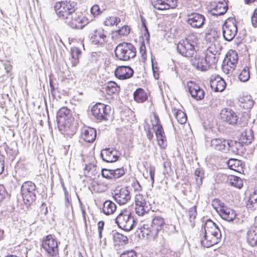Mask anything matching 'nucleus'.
I'll use <instances>...</instances> for the list:
<instances>
[{
    "label": "nucleus",
    "mask_w": 257,
    "mask_h": 257,
    "mask_svg": "<svg viewBox=\"0 0 257 257\" xmlns=\"http://www.w3.org/2000/svg\"><path fill=\"white\" fill-rule=\"evenodd\" d=\"M130 27L127 25H124L121 27L118 30H116L115 32L117 34L118 36H125L130 34Z\"/></svg>",
    "instance_id": "3c124183"
},
{
    "label": "nucleus",
    "mask_w": 257,
    "mask_h": 257,
    "mask_svg": "<svg viewBox=\"0 0 257 257\" xmlns=\"http://www.w3.org/2000/svg\"><path fill=\"white\" fill-rule=\"evenodd\" d=\"M135 211L139 216H143L151 209V205L146 195L139 193L135 197Z\"/></svg>",
    "instance_id": "9b49d317"
},
{
    "label": "nucleus",
    "mask_w": 257,
    "mask_h": 257,
    "mask_svg": "<svg viewBox=\"0 0 257 257\" xmlns=\"http://www.w3.org/2000/svg\"><path fill=\"white\" fill-rule=\"evenodd\" d=\"M211 205L214 208V209L218 213H219V211L222 210L225 206L224 203H222L219 199L215 198L211 202Z\"/></svg>",
    "instance_id": "8fccbe9b"
},
{
    "label": "nucleus",
    "mask_w": 257,
    "mask_h": 257,
    "mask_svg": "<svg viewBox=\"0 0 257 257\" xmlns=\"http://www.w3.org/2000/svg\"><path fill=\"white\" fill-rule=\"evenodd\" d=\"M246 240L252 246L257 245V219L247 231Z\"/></svg>",
    "instance_id": "cd10ccee"
},
{
    "label": "nucleus",
    "mask_w": 257,
    "mask_h": 257,
    "mask_svg": "<svg viewBox=\"0 0 257 257\" xmlns=\"http://www.w3.org/2000/svg\"><path fill=\"white\" fill-rule=\"evenodd\" d=\"M113 240L119 245L125 244L128 242L127 237L119 232H115L114 233Z\"/></svg>",
    "instance_id": "a18cd8bd"
},
{
    "label": "nucleus",
    "mask_w": 257,
    "mask_h": 257,
    "mask_svg": "<svg viewBox=\"0 0 257 257\" xmlns=\"http://www.w3.org/2000/svg\"><path fill=\"white\" fill-rule=\"evenodd\" d=\"M174 116L177 121L180 124L186 123L187 117L186 114L181 110L174 109L173 110Z\"/></svg>",
    "instance_id": "c03bdc74"
},
{
    "label": "nucleus",
    "mask_w": 257,
    "mask_h": 257,
    "mask_svg": "<svg viewBox=\"0 0 257 257\" xmlns=\"http://www.w3.org/2000/svg\"><path fill=\"white\" fill-rule=\"evenodd\" d=\"M113 197L115 200L119 204H125L131 198L130 191L126 187H118L114 191Z\"/></svg>",
    "instance_id": "a211bd4d"
},
{
    "label": "nucleus",
    "mask_w": 257,
    "mask_h": 257,
    "mask_svg": "<svg viewBox=\"0 0 257 257\" xmlns=\"http://www.w3.org/2000/svg\"><path fill=\"white\" fill-rule=\"evenodd\" d=\"M197 207L194 206L191 207L188 211V215L190 220V221L194 220L197 216Z\"/></svg>",
    "instance_id": "5fc2aeb1"
},
{
    "label": "nucleus",
    "mask_w": 257,
    "mask_h": 257,
    "mask_svg": "<svg viewBox=\"0 0 257 257\" xmlns=\"http://www.w3.org/2000/svg\"><path fill=\"white\" fill-rule=\"evenodd\" d=\"M81 137L86 142L92 143L96 139V131L92 127H85L82 131Z\"/></svg>",
    "instance_id": "c756f323"
},
{
    "label": "nucleus",
    "mask_w": 257,
    "mask_h": 257,
    "mask_svg": "<svg viewBox=\"0 0 257 257\" xmlns=\"http://www.w3.org/2000/svg\"><path fill=\"white\" fill-rule=\"evenodd\" d=\"M116 58L122 61H128L136 55V49L131 43L123 42L119 44L115 49Z\"/></svg>",
    "instance_id": "423d86ee"
},
{
    "label": "nucleus",
    "mask_w": 257,
    "mask_h": 257,
    "mask_svg": "<svg viewBox=\"0 0 257 257\" xmlns=\"http://www.w3.org/2000/svg\"><path fill=\"white\" fill-rule=\"evenodd\" d=\"M154 119L156 124H153L152 127L155 129L157 144L161 149L165 150L167 147L168 143L164 128L157 115H154Z\"/></svg>",
    "instance_id": "ddd939ff"
},
{
    "label": "nucleus",
    "mask_w": 257,
    "mask_h": 257,
    "mask_svg": "<svg viewBox=\"0 0 257 257\" xmlns=\"http://www.w3.org/2000/svg\"><path fill=\"white\" fill-rule=\"evenodd\" d=\"M101 175L103 178L107 179H113L112 169H102Z\"/></svg>",
    "instance_id": "4d7b16f0"
},
{
    "label": "nucleus",
    "mask_w": 257,
    "mask_h": 257,
    "mask_svg": "<svg viewBox=\"0 0 257 257\" xmlns=\"http://www.w3.org/2000/svg\"><path fill=\"white\" fill-rule=\"evenodd\" d=\"M120 257H137V254L135 251H127L122 253Z\"/></svg>",
    "instance_id": "052dcab7"
},
{
    "label": "nucleus",
    "mask_w": 257,
    "mask_h": 257,
    "mask_svg": "<svg viewBox=\"0 0 257 257\" xmlns=\"http://www.w3.org/2000/svg\"><path fill=\"white\" fill-rule=\"evenodd\" d=\"M120 22V19L115 16H109L104 21V25L106 26L112 27L117 26Z\"/></svg>",
    "instance_id": "49530a36"
},
{
    "label": "nucleus",
    "mask_w": 257,
    "mask_h": 257,
    "mask_svg": "<svg viewBox=\"0 0 257 257\" xmlns=\"http://www.w3.org/2000/svg\"><path fill=\"white\" fill-rule=\"evenodd\" d=\"M250 77L249 68L247 66L244 67L240 73L238 78L242 82L247 81Z\"/></svg>",
    "instance_id": "09e8293b"
},
{
    "label": "nucleus",
    "mask_w": 257,
    "mask_h": 257,
    "mask_svg": "<svg viewBox=\"0 0 257 257\" xmlns=\"http://www.w3.org/2000/svg\"><path fill=\"white\" fill-rule=\"evenodd\" d=\"M65 197L66 201L69 203L71 201V196L69 194L68 192L66 190L65 191Z\"/></svg>",
    "instance_id": "774afa93"
},
{
    "label": "nucleus",
    "mask_w": 257,
    "mask_h": 257,
    "mask_svg": "<svg viewBox=\"0 0 257 257\" xmlns=\"http://www.w3.org/2000/svg\"><path fill=\"white\" fill-rule=\"evenodd\" d=\"M222 177L226 178V182L232 187L238 189H241L243 187L242 180L239 177L231 175H223Z\"/></svg>",
    "instance_id": "473e14b6"
},
{
    "label": "nucleus",
    "mask_w": 257,
    "mask_h": 257,
    "mask_svg": "<svg viewBox=\"0 0 257 257\" xmlns=\"http://www.w3.org/2000/svg\"><path fill=\"white\" fill-rule=\"evenodd\" d=\"M205 17L202 15L193 13L188 16L187 22L194 28H201L205 23Z\"/></svg>",
    "instance_id": "393cba45"
},
{
    "label": "nucleus",
    "mask_w": 257,
    "mask_h": 257,
    "mask_svg": "<svg viewBox=\"0 0 257 257\" xmlns=\"http://www.w3.org/2000/svg\"><path fill=\"white\" fill-rule=\"evenodd\" d=\"M36 185L31 181H25L22 184L21 194L25 204L30 205L36 200Z\"/></svg>",
    "instance_id": "6e6552de"
},
{
    "label": "nucleus",
    "mask_w": 257,
    "mask_h": 257,
    "mask_svg": "<svg viewBox=\"0 0 257 257\" xmlns=\"http://www.w3.org/2000/svg\"><path fill=\"white\" fill-rule=\"evenodd\" d=\"M144 128L145 131L148 130H152L151 124L147 121H145L144 124Z\"/></svg>",
    "instance_id": "338daca9"
},
{
    "label": "nucleus",
    "mask_w": 257,
    "mask_h": 257,
    "mask_svg": "<svg viewBox=\"0 0 257 257\" xmlns=\"http://www.w3.org/2000/svg\"><path fill=\"white\" fill-rule=\"evenodd\" d=\"M200 242L202 246L204 247H210L218 243L220 239L221 235H216L215 234H207L204 233L203 230L200 234Z\"/></svg>",
    "instance_id": "4be33fe9"
},
{
    "label": "nucleus",
    "mask_w": 257,
    "mask_h": 257,
    "mask_svg": "<svg viewBox=\"0 0 257 257\" xmlns=\"http://www.w3.org/2000/svg\"><path fill=\"white\" fill-rule=\"evenodd\" d=\"M134 74L133 69L129 66H118L115 69L114 75L119 80H124L132 78Z\"/></svg>",
    "instance_id": "6ab92c4d"
},
{
    "label": "nucleus",
    "mask_w": 257,
    "mask_h": 257,
    "mask_svg": "<svg viewBox=\"0 0 257 257\" xmlns=\"http://www.w3.org/2000/svg\"><path fill=\"white\" fill-rule=\"evenodd\" d=\"M152 69L153 71L154 75L155 78L158 79L159 76V68L152 62Z\"/></svg>",
    "instance_id": "e2e57ef3"
},
{
    "label": "nucleus",
    "mask_w": 257,
    "mask_h": 257,
    "mask_svg": "<svg viewBox=\"0 0 257 257\" xmlns=\"http://www.w3.org/2000/svg\"><path fill=\"white\" fill-rule=\"evenodd\" d=\"M199 39L195 33H191L177 45L178 52L183 57L191 58L199 51Z\"/></svg>",
    "instance_id": "20e7f679"
},
{
    "label": "nucleus",
    "mask_w": 257,
    "mask_h": 257,
    "mask_svg": "<svg viewBox=\"0 0 257 257\" xmlns=\"http://www.w3.org/2000/svg\"><path fill=\"white\" fill-rule=\"evenodd\" d=\"M228 168L239 173L244 171V165L241 161L236 159H230L227 162Z\"/></svg>",
    "instance_id": "2f4dec72"
},
{
    "label": "nucleus",
    "mask_w": 257,
    "mask_h": 257,
    "mask_svg": "<svg viewBox=\"0 0 257 257\" xmlns=\"http://www.w3.org/2000/svg\"><path fill=\"white\" fill-rule=\"evenodd\" d=\"M84 171L87 173L88 175H91L94 176L98 173L97 166L92 163H88L86 164L84 168Z\"/></svg>",
    "instance_id": "de8ad7c7"
},
{
    "label": "nucleus",
    "mask_w": 257,
    "mask_h": 257,
    "mask_svg": "<svg viewBox=\"0 0 257 257\" xmlns=\"http://www.w3.org/2000/svg\"><path fill=\"white\" fill-rule=\"evenodd\" d=\"M215 35L214 32L210 31L206 34L204 39L205 41L208 44H210L209 46H212L214 48H216L218 51L219 47H217L218 45V42L216 40V37Z\"/></svg>",
    "instance_id": "4c0bfd02"
},
{
    "label": "nucleus",
    "mask_w": 257,
    "mask_h": 257,
    "mask_svg": "<svg viewBox=\"0 0 257 257\" xmlns=\"http://www.w3.org/2000/svg\"><path fill=\"white\" fill-rule=\"evenodd\" d=\"M167 226V224L163 217L155 216L152 218L150 225H143L141 228V231L144 237L154 240L163 236Z\"/></svg>",
    "instance_id": "f257e3e1"
},
{
    "label": "nucleus",
    "mask_w": 257,
    "mask_h": 257,
    "mask_svg": "<svg viewBox=\"0 0 257 257\" xmlns=\"http://www.w3.org/2000/svg\"><path fill=\"white\" fill-rule=\"evenodd\" d=\"M218 214L223 219L228 222L232 221L236 217L235 211L226 206L219 211Z\"/></svg>",
    "instance_id": "c85d7f7f"
},
{
    "label": "nucleus",
    "mask_w": 257,
    "mask_h": 257,
    "mask_svg": "<svg viewBox=\"0 0 257 257\" xmlns=\"http://www.w3.org/2000/svg\"><path fill=\"white\" fill-rule=\"evenodd\" d=\"M210 87L215 92H222L226 88L225 80L219 75H212L210 78Z\"/></svg>",
    "instance_id": "b1692460"
},
{
    "label": "nucleus",
    "mask_w": 257,
    "mask_h": 257,
    "mask_svg": "<svg viewBox=\"0 0 257 257\" xmlns=\"http://www.w3.org/2000/svg\"><path fill=\"white\" fill-rule=\"evenodd\" d=\"M118 226L125 231H130L135 226V221L131 212L127 208L121 210L115 218Z\"/></svg>",
    "instance_id": "0eeeda50"
},
{
    "label": "nucleus",
    "mask_w": 257,
    "mask_h": 257,
    "mask_svg": "<svg viewBox=\"0 0 257 257\" xmlns=\"http://www.w3.org/2000/svg\"><path fill=\"white\" fill-rule=\"evenodd\" d=\"M54 8L56 15L62 20H67L76 10V3L68 0L56 2Z\"/></svg>",
    "instance_id": "39448f33"
},
{
    "label": "nucleus",
    "mask_w": 257,
    "mask_h": 257,
    "mask_svg": "<svg viewBox=\"0 0 257 257\" xmlns=\"http://www.w3.org/2000/svg\"><path fill=\"white\" fill-rule=\"evenodd\" d=\"M256 204H257V186L254 188L253 191L249 194L246 206L248 208L252 209Z\"/></svg>",
    "instance_id": "37998d69"
},
{
    "label": "nucleus",
    "mask_w": 257,
    "mask_h": 257,
    "mask_svg": "<svg viewBox=\"0 0 257 257\" xmlns=\"http://www.w3.org/2000/svg\"><path fill=\"white\" fill-rule=\"evenodd\" d=\"M240 106L246 109L251 108L253 105V101L250 95H244L239 98Z\"/></svg>",
    "instance_id": "ea45409f"
},
{
    "label": "nucleus",
    "mask_w": 257,
    "mask_h": 257,
    "mask_svg": "<svg viewBox=\"0 0 257 257\" xmlns=\"http://www.w3.org/2000/svg\"><path fill=\"white\" fill-rule=\"evenodd\" d=\"M111 107L109 105L97 102L91 108L92 115L99 121L108 120L110 116Z\"/></svg>",
    "instance_id": "9d476101"
},
{
    "label": "nucleus",
    "mask_w": 257,
    "mask_h": 257,
    "mask_svg": "<svg viewBox=\"0 0 257 257\" xmlns=\"http://www.w3.org/2000/svg\"><path fill=\"white\" fill-rule=\"evenodd\" d=\"M70 16L68 24L73 29H82L87 23L86 19L81 13L75 12Z\"/></svg>",
    "instance_id": "aec40b11"
},
{
    "label": "nucleus",
    "mask_w": 257,
    "mask_h": 257,
    "mask_svg": "<svg viewBox=\"0 0 257 257\" xmlns=\"http://www.w3.org/2000/svg\"><path fill=\"white\" fill-rule=\"evenodd\" d=\"M238 62V54L233 50L229 51L226 55L222 66L223 71L226 74L232 73L235 69Z\"/></svg>",
    "instance_id": "2eb2a0df"
},
{
    "label": "nucleus",
    "mask_w": 257,
    "mask_h": 257,
    "mask_svg": "<svg viewBox=\"0 0 257 257\" xmlns=\"http://www.w3.org/2000/svg\"><path fill=\"white\" fill-rule=\"evenodd\" d=\"M203 233L207 234H215L221 235L220 230L218 226L210 219L207 220L203 226Z\"/></svg>",
    "instance_id": "bb28decb"
},
{
    "label": "nucleus",
    "mask_w": 257,
    "mask_h": 257,
    "mask_svg": "<svg viewBox=\"0 0 257 257\" xmlns=\"http://www.w3.org/2000/svg\"><path fill=\"white\" fill-rule=\"evenodd\" d=\"M147 138L152 141L154 138V134L152 130L145 131Z\"/></svg>",
    "instance_id": "69168bd1"
},
{
    "label": "nucleus",
    "mask_w": 257,
    "mask_h": 257,
    "mask_svg": "<svg viewBox=\"0 0 257 257\" xmlns=\"http://www.w3.org/2000/svg\"><path fill=\"white\" fill-rule=\"evenodd\" d=\"M91 189L95 193L105 192L108 188L107 184L101 180H93L91 184Z\"/></svg>",
    "instance_id": "f704fd0d"
},
{
    "label": "nucleus",
    "mask_w": 257,
    "mask_h": 257,
    "mask_svg": "<svg viewBox=\"0 0 257 257\" xmlns=\"http://www.w3.org/2000/svg\"><path fill=\"white\" fill-rule=\"evenodd\" d=\"M153 8L160 11L175 9L178 6V0H151Z\"/></svg>",
    "instance_id": "f3484780"
},
{
    "label": "nucleus",
    "mask_w": 257,
    "mask_h": 257,
    "mask_svg": "<svg viewBox=\"0 0 257 257\" xmlns=\"http://www.w3.org/2000/svg\"><path fill=\"white\" fill-rule=\"evenodd\" d=\"M131 186L134 192H140L142 191L143 190L142 186L141 185L139 182L135 178H133L131 184Z\"/></svg>",
    "instance_id": "864d4df0"
},
{
    "label": "nucleus",
    "mask_w": 257,
    "mask_h": 257,
    "mask_svg": "<svg viewBox=\"0 0 257 257\" xmlns=\"http://www.w3.org/2000/svg\"><path fill=\"white\" fill-rule=\"evenodd\" d=\"M133 96L135 101L138 103H144L148 98L147 93L142 88L137 89L134 92Z\"/></svg>",
    "instance_id": "c9c22d12"
},
{
    "label": "nucleus",
    "mask_w": 257,
    "mask_h": 257,
    "mask_svg": "<svg viewBox=\"0 0 257 257\" xmlns=\"http://www.w3.org/2000/svg\"><path fill=\"white\" fill-rule=\"evenodd\" d=\"M223 36L228 41H231L236 36L237 32V27L234 18H228L225 21L222 27Z\"/></svg>",
    "instance_id": "4468645a"
},
{
    "label": "nucleus",
    "mask_w": 257,
    "mask_h": 257,
    "mask_svg": "<svg viewBox=\"0 0 257 257\" xmlns=\"http://www.w3.org/2000/svg\"><path fill=\"white\" fill-rule=\"evenodd\" d=\"M58 127L60 132L65 136L71 137L76 131L74 124V117L71 110L67 107H61L57 114Z\"/></svg>",
    "instance_id": "f03ea898"
},
{
    "label": "nucleus",
    "mask_w": 257,
    "mask_h": 257,
    "mask_svg": "<svg viewBox=\"0 0 257 257\" xmlns=\"http://www.w3.org/2000/svg\"><path fill=\"white\" fill-rule=\"evenodd\" d=\"M241 147L242 146L239 142L233 140H228L227 149L230 151L234 154H238L239 153V151Z\"/></svg>",
    "instance_id": "a19ab883"
},
{
    "label": "nucleus",
    "mask_w": 257,
    "mask_h": 257,
    "mask_svg": "<svg viewBox=\"0 0 257 257\" xmlns=\"http://www.w3.org/2000/svg\"><path fill=\"white\" fill-rule=\"evenodd\" d=\"M219 116L222 121L230 124L237 123L238 118L236 112L229 108L222 109L221 110Z\"/></svg>",
    "instance_id": "5701e85b"
},
{
    "label": "nucleus",
    "mask_w": 257,
    "mask_h": 257,
    "mask_svg": "<svg viewBox=\"0 0 257 257\" xmlns=\"http://www.w3.org/2000/svg\"><path fill=\"white\" fill-rule=\"evenodd\" d=\"M228 10V5L225 0H217L211 2L208 6V10L214 16L224 14Z\"/></svg>",
    "instance_id": "dca6fc26"
},
{
    "label": "nucleus",
    "mask_w": 257,
    "mask_h": 257,
    "mask_svg": "<svg viewBox=\"0 0 257 257\" xmlns=\"http://www.w3.org/2000/svg\"><path fill=\"white\" fill-rule=\"evenodd\" d=\"M116 209L115 204L110 200H106L103 204L102 212L106 215H111L114 213Z\"/></svg>",
    "instance_id": "e433bc0d"
},
{
    "label": "nucleus",
    "mask_w": 257,
    "mask_h": 257,
    "mask_svg": "<svg viewBox=\"0 0 257 257\" xmlns=\"http://www.w3.org/2000/svg\"><path fill=\"white\" fill-rule=\"evenodd\" d=\"M101 156L104 161L107 163H113L118 160L119 153L115 149L106 148L101 151Z\"/></svg>",
    "instance_id": "a878e982"
},
{
    "label": "nucleus",
    "mask_w": 257,
    "mask_h": 257,
    "mask_svg": "<svg viewBox=\"0 0 257 257\" xmlns=\"http://www.w3.org/2000/svg\"><path fill=\"white\" fill-rule=\"evenodd\" d=\"M107 32L103 28L98 27L90 34L89 42L96 47H102L107 43Z\"/></svg>",
    "instance_id": "f8f14e48"
},
{
    "label": "nucleus",
    "mask_w": 257,
    "mask_h": 257,
    "mask_svg": "<svg viewBox=\"0 0 257 257\" xmlns=\"http://www.w3.org/2000/svg\"><path fill=\"white\" fill-rule=\"evenodd\" d=\"M81 54L80 50L77 47L71 49V61L72 66H76L79 63V56Z\"/></svg>",
    "instance_id": "58836bf2"
},
{
    "label": "nucleus",
    "mask_w": 257,
    "mask_h": 257,
    "mask_svg": "<svg viewBox=\"0 0 257 257\" xmlns=\"http://www.w3.org/2000/svg\"><path fill=\"white\" fill-rule=\"evenodd\" d=\"M228 140L222 138H215L211 141V147L215 151H224L227 149Z\"/></svg>",
    "instance_id": "7c9ffc66"
},
{
    "label": "nucleus",
    "mask_w": 257,
    "mask_h": 257,
    "mask_svg": "<svg viewBox=\"0 0 257 257\" xmlns=\"http://www.w3.org/2000/svg\"><path fill=\"white\" fill-rule=\"evenodd\" d=\"M104 223L103 221H99L97 223V227H98V235L100 238H101L102 237V231L104 228Z\"/></svg>",
    "instance_id": "bf43d9fd"
},
{
    "label": "nucleus",
    "mask_w": 257,
    "mask_h": 257,
    "mask_svg": "<svg viewBox=\"0 0 257 257\" xmlns=\"http://www.w3.org/2000/svg\"><path fill=\"white\" fill-rule=\"evenodd\" d=\"M124 174L125 170L123 167L112 170L113 179H118L123 176Z\"/></svg>",
    "instance_id": "603ef678"
},
{
    "label": "nucleus",
    "mask_w": 257,
    "mask_h": 257,
    "mask_svg": "<svg viewBox=\"0 0 257 257\" xmlns=\"http://www.w3.org/2000/svg\"><path fill=\"white\" fill-rule=\"evenodd\" d=\"M5 190L3 186L0 185V203L3 201L5 198Z\"/></svg>",
    "instance_id": "0e129e2a"
},
{
    "label": "nucleus",
    "mask_w": 257,
    "mask_h": 257,
    "mask_svg": "<svg viewBox=\"0 0 257 257\" xmlns=\"http://www.w3.org/2000/svg\"><path fill=\"white\" fill-rule=\"evenodd\" d=\"M188 92L192 97L197 100H202L205 95L204 91L196 83L190 81L187 84Z\"/></svg>",
    "instance_id": "412c9836"
},
{
    "label": "nucleus",
    "mask_w": 257,
    "mask_h": 257,
    "mask_svg": "<svg viewBox=\"0 0 257 257\" xmlns=\"http://www.w3.org/2000/svg\"><path fill=\"white\" fill-rule=\"evenodd\" d=\"M251 22L252 26L257 28V7L254 10L251 17Z\"/></svg>",
    "instance_id": "13d9d810"
},
{
    "label": "nucleus",
    "mask_w": 257,
    "mask_h": 257,
    "mask_svg": "<svg viewBox=\"0 0 257 257\" xmlns=\"http://www.w3.org/2000/svg\"><path fill=\"white\" fill-rule=\"evenodd\" d=\"M194 177L195 179V184L198 187H200L203 183V180L204 178V172L202 169L197 168L194 172Z\"/></svg>",
    "instance_id": "79ce46f5"
},
{
    "label": "nucleus",
    "mask_w": 257,
    "mask_h": 257,
    "mask_svg": "<svg viewBox=\"0 0 257 257\" xmlns=\"http://www.w3.org/2000/svg\"><path fill=\"white\" fill-rule=\"evenodd\" d=\"M41 246L50 257L59 255L58 243L54 235L48 234L44 237L42 240Z\"/></svg>",
    "instance_id": "1a4fd4ad"
},
{
    "label": "nucleus",
    "mask_w": 257,
    "mask_h": 257,
    "mask_svg": "<svg viewBox=\"0 0 257 257\" xmlns=\"http://www.w3.org/2000/svg\"><path fill=\"white\" fill-rule=\"evenodd\" d=\"M156 169L154 167L151 166L149 168V174L151 177V181L152 183H154L155 181V175Z\"/></svg>",
    "instance_id": "680f3d73"
},
{
    "label": "nucleus",
    "mask_w": 257,
    "mask_h": 257,
    "mask_svg": "<svg viewBox=\"0 0 257 257\" xmlns=\"http://www.w3.org/2000/svg\"><path fill=\"white\" fill-rule=\"evenodd\" d=\"M105 93L109 96L118 94L120 92V86L114 81H109L103 88Z\"/></svg>",
    "instance_id": "72a5a7b5"
},
{
    "label": "nucleus",
    "mask_w": 257,
    "mask_h": 257,
    "mask_svg": "<svg viewBox=\"0 0 257 257\" xmlns=\"http://www.w3.org/2000/svg\"><path fill=\"white\" fill-rule=\"evenodd\" d=\"M90 12L94 18L98 17L102 13V11L97 5H95L91 7Z\"/></svg>",
    "instance_id": "6e6d98bb"
},
{
    "label": "nucleus",
    "mask_w": 257,
    "mask_h": 257,
    "mask_svg": "<svg viewBox=\"0 0 257 257\" xmlns=\"http://www.w3.org/2000/svg\"><path fill=\"white\" fill-rule=\"evenodd\" d=\"M218 53L217 49L212 46H208L204 51V56H202L199 51L190 59L192 65L197 69L206 71L212 64L216 62V55Z\"/></svg>",
    "instance_id": "7ed1b4c3"
}]
</instances>
